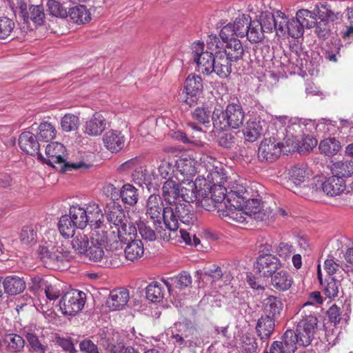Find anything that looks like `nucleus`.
<instances>
[{
    "label": "nucleus",
    "instance_id": "3c124183",
    "mask_svg": "<svg viewBox=\"0 0 353 353\" xmlns=\"http://www.w3.org/2000/svg\"><path fill=\"white\" fill-rule=\"evenodd\" d=\"M199 196L200 197L198 201L199 205L207 211H212L219 207L217 206L218 204L221 205L219 201L214 200V196L209 193L205 187L203 186L202 189L200 190Z\"/></svg>",
    "mask_w": 353,
    "mask_h": 353
},
{
    "label": "nucleus",
    "instance_id": "a211bd4d",
    "mask_svg": "<svg viewBox=\"0 0 353 353\" xmlns=\"http://www.w3.org/2000/svg\"><path fill=\"white\" fill-rule=\"evenodd\" d=\"M203 182H205L204 179H199V177H197L194 182L188 181L185 186L179 185V200L184 203H192L196 201L197 194H199L200 190L203 188Z\"/></svg>",
    "mask_w": 353,
    "mask_h": 353
},
{
    "label": "nucleus",
    "instance_id": "338daca9",
    "mask_svg": "<svg viewBox=\"0 0 353 353\" xmlns=\"http://www.w3.org/2000/svg\"><path fill=\"white\" fill-rule=\"evenodd\" d=\"M206 190L211 194L216 201H219L221 203L228 195H226L227 190L223 185L215 184L212 185L205 186Z\"/></svg>",
    "mask_w": 353,
    "mask_h": 353
},
{
    "label": "nucleus",
    "instance_id": "680f3d73",
    "mask_svg": "<svg viewBox=\"0 0 353 353\" xmlns=\"http://www.w3.org/2000/svg\"><path fill=\"white\" fill-rule=\"evenodd\" d=\"M212 111L206 107H199L194 110L192 112V117L201 124L205 125L210 122Z\"/></svg>",
    "mask_w": 353,
    "mask_h": 353
},
{
    "label": "nucleus",
    "instance_id": "0eeeda50",
    "mask_svg": "<svg viewBox=\"0 0 353 353\" xmlns=\"http://www.w3.org/2000/svg\"><path fill=\"white\" fill-rule=\"evenodd\" d=\"M276 124L285 126V143L294 148L298 147L301 143V139L305 128L300 120L297 118H288L287 116H276L274 118Z\"/></svg>",
    "mask_w": 353,
    "mask_h": 353
},
{
    "label": "nucleus",
    "instance_id": "6e6d98bb",
    "mask_svg": "<svg viewBox=\"0 0 353 353\" xmlns=\"http://www.w3.org/2000/svg\"><path fill=\"white\" fill-rule=\"evenodd\" d=\"M8 350L10 352H19L24 347L25 341L19 335L15 334H7L4 339Z\"/></svg>",
    "mask_w": 353,
    "mask_h": 353
},
{
    "label": "nucleus",
    "instance_id": "423d86ee",
    "mask_svg": "<svg viewBox=\"0 0 353 353\" xmlns=\"http://www.w3.org/2000/svg\"><path fill=\"white\" fill-rule=\"evenodd\" d=\"M245 114L239 103H232L219 114L213 112L212 121L214 128L223 130L228 128L237 129L243 123Z\"/></svg>",
    "mask_w": 353,
    "mask_h": 353
},
{
    "label": "nucleus",
    "instance_id": "7ed1b4c3",
    "mask_svg": "<svg viewBox=\"0 0 353 353\" xmlns=\"http://www.w3.org/2000/svg\"><path fill=\"white\" fill-rule=\"evenodd\" d=\"M46 158H44L43 156L38 158L52 167H55V164L63 163L65 171L72 170L85 171L92 167L91 163H86L83 161L71 163H66L65 159L66 149L62 143L59 142L48 143L46 147Z\"/></svg>",
    "mask_w": 353,
    "mask_h": 353
},
{
    "label": "nucleus",
    "instance_id": "bf43d9fd",
    "mask_svg": "<svg viewBox=\"0 0 353 353\" xmlns=\"http://www.w3.org/2000/svg\"><path fill=\"white\" fill-rule=\"evenodd\" d=\"M27 17V21H24L25 22L28 23L29 20H31L37 25H41L45 17L43 7L41 6H30L28 8Z\"/></svg>",
    "mask_w": 353,
    "mask_h": 353
},
{
    "label": "nucleus",
    "instance_id": "72a5a7b5",
    "mask_svg": "<svg viewBox=\"0 0 353 353\" xmlns=\"http://www.w3.org/2000/svg\"><path fill=\"white\" fill-rule=\"evenodd\" d=\"M137 234V228L132 223L128 221L121 224L120 227H117L115 233L117 241L124 244L134 240Z\"/></svg>",
    "mask_w": 353,
    "mask_h": 353
},
{
    "label": "nucleus",
    "instance_id": "f3484780",
    "mask_svg": "<svg viewBox=\"0 0 353 353\" xmlns=\"http://www.w3.org/2000/svg\"><path fill=\"white\" fill-rule=\"evenodd\" d=\"M268 130V123L260 118L250 119L243 129V134L246 141L254 142L264 134Z\"/></svg>",
    "mask_w": 353,
    "mask_h": 353
},
{
    "label": "nucleus",
    "instance_id": "412c9836",
    "mask_svg": "<svg viewBox=\"0 0 353 353\" xmlns=\"http://www.w3.org/2000/svg\"><path fill=\"white\" fill-rule=\"evenodd\" d=\"M250 196L245 185L242 183L235 181L231 187L227 196V202L231 203V205L242 206L245 200Z\"/></svg>",
    "mask_w": 353,
    "mask_h": 353
},
{
    "label": "nucleus",
    "instance_id": "aec40b11",
    "mask_svg": "<svg viewBox=\"0 0 353 353\" xmlns=\"http://www.w3.org/2000/svg\"><path fill=\"white\" fill-rule=\"evenodd\" d=\"M20 148L30 155L37 154L38 157H42L39 152L40 144L37 137L30 132H24L21 134L19 139Z\"/></svg>",
    "mask_w": 353,
    "mask_h": 353
},
{
    "label": "nucleus",
    "instance_id": "774afa93",
    "mask_svg": "<svg viewBox=\"0 0 353 353\" xmlns=\"http://www.w3.org/2000/svg\"><path fill=\"white\" fill-rule=\"evenodd\" d=\"M287 32L291 37L296 39L303 34L304 28L296 18H292L288 21Z\"/></svg>",
    "mask_w": 353,
    "mask_h": 353
},
{
    "label": "nucleus",
    "instance_id": "393cba45",
    "mask_svg": "<svg viewBox=\"0 0 353 353\" xmlns=\"http://www.w3.org/2000/svg\"><path fill=\"white\" fill-rule=\"evenodd\" d=\"M225 210L219 208V215L227 218L228 221H234L235 223H243L246 222L248 216L245 209L241 208L242 206L231 205L228 206L226 203H224Z\"/></svg>",
    "mask_w": 353,
    "mask_h": 353
},
{
    "label": "nucleus",
    "instance_id": "473e14b6",
    "mask_svg": "<svg viewBox=\"0 0 353 353\" xmlns=\"http://www.w3.org/2000/svg\"><path fill=\"white\" fill-rule=\"evenodd\" d=\"M275 319L262 316L257 322L256 330L258 336L263 341L269 339L274 330Z\"/></svg>",
    "mask_w": 353,
    "mask_h": 353
},
{
    "label": "nucleus",
    "instance_id": "0e129e2a",
    "mask_svg": "<svg viewBox=\"0 0 353 353\" xmlns=\"http://www.w3.org/2000/svg\"><path fill=\"white\" fill-rule=\"evenodd\" d=\"M264 32L275 30V16L272 12H263L259 21Z\"/></svg>",
    "mask_w": 353,
    "mask_h": 353
},
{
    "label": "nucleus",
    "instance_id": "f257e3e1",
    "mask_svg": "<svg viewBox=\"0 0 353 353\" xmlns=\"http://www.w3.org/2000/svg\"><path fill=\"white\" fill-rule=\"evenodd\" d=\"M99 216L90 223V238L91 248L90 250V261L97 263L103 268H116L117 262L110 259L108 250L104 251L105 244L108 241H117L115 230H112L105 222L104 215L101 210Z\"/></svg>",
    "mask_w": 353,
    "mask_h": 353
},
{
    "label": "nucleus",
    "instance_id": "c85d7f7f",
    "mask_svg": "<svg viewBox=\"0 0 353 353\" xmlns=\"http://www.w3.org/2000/svg\"><path fill=\"white\" fill-rule=\"evenodd\" d=\"M26 339L31 347L36 352H44L45 347L42 344L44 339L43 330L36 325L31 326L26 332Z\"/></svg>",
    "mask_w": 353,
    "mask_h": 353
},
{
    "label": "nucleus",
    "instance_id": "69168bd1",
    "mask_svg": "<svg viewBox=\"0 0 353 353\" xmlns=\"http://www.w3.org/2000/svg\"><path fill=\"white\" fill-rule=\"evenodd\" d=\"M20 239L26 245H32L37 241V233L32 225H26L22 228Z\"/></svg>",
    "mask_w": 353,
    "mask_h": 353
},
{
    "label": "nucleus",
    "instance_id": "ea45409f",
    "mask_svg": "<svg viewBox=\"0 0 353 353\" xmlns=\"http://www.w3.org/2000/svg\"><path fill=\"white\" fill-rule=\"evenodd\" d=\"M124 253L127 260L136 261L140 259L144 254V248L142 241L139 239H134L126 243Z\"/></svg>",
    "mask_w": 353,
    "mask_h": 353
},
{
    "label": "nucleus",
    "instance_id": "ddd939ff",
    "mask_svg": "<svg viewBox=\"0 0 353 353\" xmlns=\"http://www.w3.org/2000/svg\"><path fill=\"white\" fill-rule=\"evenodd\" d=\"M194 59L196 63L197 70L203 74H210L213 72L214 54L212 52L204 51V44L197 42L194 43Z\"/></svg>",
    "mask_w": 353,
    "mask_h": 353
},
{
    "label": "nucleus",
    "instance_id": "c9c22d12",
    "mask_svg": "<svg viewBox=\"0 0 353 353\" xmlns=\"http://www.w3.org/2000/svg\"><path fill=\"white\" fill-rule=\"evenodd\" d=\"M106 218L108 221L107 223L110 229H112V230L115 231L117 229V227H120L121 224L128 221L123 210L115 205H113L109 208L106 213Z\"/></svg>",
    "mask_w": 353,
    "mask_h": 353
},
{
    "label": "nucleus",
    "instance_id": "a18cd8bd",
    "mask_svg": "<svg viewBox=\"0 0 353 353\" xmlns=\"http://www.w3.org/2000/svg\"><path fill=\"white\" fill-rule=\"evenodd\" d=\"M314 11L320 20L327 22L334 21L341 17L340 12L332 10L327 3H320V6L316 5Z\"/></svg>",
    "mask_w": 353,
    "mask_h": 353
},
{
    "label": "nucleus",
    "instance_id": "39448f33",
    "mask_svg": "<svg viewBox=\"0 0 353 353\" xmlns=\"http://www.w3.org/2000/svg\"><path fill=\"white\" fill-rule=\"evenodd\" d=\"M172 329L170 338L181 349L199 347L203 343L198 330L191 322H177Z\"/></svg>",
    "mask_w": 353,
    "mask_h": 353
},
{
    "label": "nucleus",
    "instance_id": "e2e57ef3",
    "mask_svg": "<svg viewBox=\"0 0 353 353\" xmlns=\"http://www.w3.org/2000/svg\"><path fill=\"white\" fill-rule=\"evenodd\" d=\"M50 14L57 17L65 18L68 16L67 8L56 0H48L47 3Z\"/></svg>",
    "mask_w": 353,
    "mask_h": 353
},
{
    "label": "nucleus",
    "instance_id": "5fc2aeb1",
    "mask_svg": "<svg viewBox=\"0 0 353 353\" xmlns=\"http://www.w3.org/2000/svg\"><path fill=\"white\" fill-rule=\"evenodd\" d=\"M251 18L249 15L242 14L236 18L234 23H232V28L234 30L235 36L238 37H244L246 34Z\"/></svg>",
    "mask_w": 353,
    "mask_h": 353
},
{
    "label": "nucleus",
    "instance_id": "f8f14e48",
    "mask_svg": "<svg viewBox=\"0 0 353 353\" xmlns=\"http://www.w3.org/2000/svg\"><path fill=\"white\" fill-rule=\"evenodd\" d=\"M202 79L199 76L190 74L185 79L184 88L179 94L180 99L190 106L195 105L203 92Z\"/></svg>",
    "mask_w": 353,
    "mask_h": 353
},
{
    "label": "nucleus",
    "instance_id": "9d476101",
    "mask_svg": "<svg viewBox=\"0 0 353 353\" xmlns=\"http://www.w3.org/2000/svg\"><path fill=\"white\" fill-rule=\"evenodd\" d=\"M165 208L162 198L159 194H151L145 205V214L153 222L158 233L163 230L162 220L164 221Z\"/></svg>",
    "mask_w": 353,
    "mask_h": 353
},
{
    "label": "nucleus",
    "instance_id": "2eb2a0df",
    "mask_svg": "<svg viewBox=\"0 0 353 353\" xmlns=\"http://www.w3.org/2000/svg\"><path fill=\"white\" fill-rule=\"evenodd\" d=\"M243 204L248 216L253 217L255 220L266 221L272 214L271 209L265 208L260 199H250L249 196Z\"/></svg>",
    "mask_w": 353,
    "mask_h": 353
},
{
    "label": "nucleus",
    "instance_id": "b1692460",
    "mask_svg": "<svg viewBox=\"0 0 353 353\" xmlns=\"http://www.w3.org/2000/svg\"><path fill=\"white\" fill-rule=\"evenodd\" d=\"M228 176L226 172L221 165H213L209 169L207 176L199 177V179H204L203 186H208L216 184L223 185L227 181Z\"/></svg>",
    "mask_w": 353,
    "mask_h": 353
},
{
    "label": "nucleus",
    "instance_id": "4be33fe9",
    "mask_svg": "<svg viewBox=\"0 0 353 353\" xmlns=\"http://www.w3.org/2000/svg\"><path fill=\"white\" fill-rule=\"evenodd\" d=\"M105 147L112 153L121 150L125 145V137L121 132L110 130L103 137Z\"/></svg>",
    "mask_w": 353,
    "mask_h": 353
},
{
    "label": "nucleus",
    "instance_id": "a19ab883",
    "mask_svg": "<svg viewBox=\"0 0 353 353\" xmlns=\"http://www.w3.org/2000/svg\"><path fill=\"white\" fill-rule=\"evenodd\" d=\"M331 172L334 176L343 179L353 174V162L351 161H338L331 165Z\"/></svg>",
    "mask_w": 353,
    "mask_h": 353
},
{
    "label": "nucleus",
    "instance_id": "79ce46f5",
    "mask_svg": "<svg viewBox=\"0 0 353 353\" xmlns=\"http://www.w3.org/2000/svg\"><path fill=\"white\" fill-rule=\"evenodd\" d=\"M321 153L325 156L332 157L338 153L341 148V143L334 137L322 140L319 145Z\"/></svg>",
    "mask_w": 353,
    "mask_h": 353
},
{
    "label": "nucleus",
    "instance_id": "c03bdc74",
    "mask_svg": "<svg viewBox=\"0 0 353 353\" xmlns=\"http://www.w3.org/2000/svg\"><path fill=\"white\" fill-rule=\"evenodd\" d=\"M71 20L77 24H83L88 22L91 17L90 12L85 6L79 5L70 9L68 12Z\"/></svg>",
    "mask_w": 353,
    "mask_h": 353
},
{
    "label": "nucleus",
    "instance_id": "603ef678",
    "mask_svg": "<svg viewBox=\"0 0 353 353\" xmlns=\"http://www.w3.org/2000/svg\"><path fill=\"white\" fill-rule=\"evenodd\" d=\"M316 17L317 15L315 11L312 12L305 9L299 10L296 14V18L300 22L301 25L304 28L307 29L312 28L315 25Z\"/></svg>",
    "mask_w": 353,
    "mask_h": 353
},
{
    "label": "nucleus",
    "instance_id": "6e6552de",
    "mask_svg": "<svg viewBox=\"0 0 353 353\" xmlns=\"http://www.w3.org/2000/svg\"><path fill=\"white\" fill-rule=\"evenodd\" d=\"M38 254L46 267L54 270H62L66 268L69 261V254L63 252L61 248H52L50 250L44 245L39 246Z\"/></svg>",
    "mask_w": 353,
    "mask_h": 353
},
{
    "label": "nucleus",
    "instance_id": "cd10ccee",
    "mask_svg": "<svg viewBox=\"0 0 353 353\" xmlns=\"http://www.w3.org/2000/svg\"><path fill=\"white\" fill-rule=\"evenodd\" d=\"M105 128V119L101 114L95 113L90 119L86 121L84 125V132L89 136H99Z\"/></svg>",
    "mask_w": 353,
    "mask_h": 353
},
{
    "label": "nucleus",
    "instance_id": "bb28decb",
    "mask_svg": "<svg viewBox=\"0 0 353 353\" xmlns=\"http://www.w3.org/2000/svg\"><path fill=\"white\" fill-rule=\"evenodd\" d=\"M322 190L330 196H336L341 194L345 190V182L343 179L332 176L322 183Z\"/></svg>",
    "mask_w": 353,
    "mask_h": 353
},
{
    "label": "nucleus",
    "instance_id": "dca6fc26",
    "mask_svg": "<svg viewBox=\"0 0 353 353\" xmlns=\"http://www.w3.org/2000/svg\"><path fill=\"white\" fill-rule=\"evenodd\" d=\"M280 267V260L276 256L268 254L260 255L254 265L257 272L265 277L272 276Z\"/></svg>",
    "mask_w": 353,
    "mask_h": 353
},
{
    "label": "nucleus",
    "instance_id": "9b49d317",
    "mask_svg": "<svg viewBox=\"0 0 353 353\" xmlns=\"http://www.w3.org/2000/svg\"><path fill=\"white\" fill-rule=\"evenodd\" d=\"M85 302V294L77 290H70L65 292L59 301L62 313L72 316L81 311Z\"/></svg>",
    "mask_w": 353,
    "mask_h": 353
},
{
    "label": "nucleus",
    "instance_id": "58836bf2",
    "mask_svg": "<svg viewBox=\"0 0 353 353\" xmlns=\"http://www.w3.org/2000/svg\"><path fill=\"white\" fill-rule=\"evenodd\" d=\"M221 52L228 57L230 60L237 61L243 58L244 48L239 39H232L225 43V48Z\"/></svg>",
    "mask_w": 353,
    "mask_h": 353
},
{
    "label": "nucleus",
    "instance_id": "4d7b16f0",
    "mask_svg": "<svg viewBox=\"0 0 353 353\" xmlns=\"http://www.w3.org/2000/svg\"><path fill=\"white\" fill-rule=\"evenodd\" d=\"M137 227L141 236L145 240L152 241L158 236L163 238L164 239H165V237L161 234L162 231L160 233H158L156 229L155 230H152L151 227L144 221H139V223H137Z\"/></svg>",
    "mask_w": 353,
    "mask_h": 353
},
{
    "label": "nucleus",
    "instance_id": "09e8293b",
    "mask_svg": "<svg viewBox=\"0 0 353 353\" xmlns=\"http://www.w3.org/2000/svg\"><path fill=\"white\" fill-rule=\"evenodd\" d=\"M165 290L160 283L153 281L146 288V297L154 303L160 302L164 297Z\"/></svg>",
    "mask_w": 353,
    "mask_h": 353
},
{
    "label": "nucleus",
    "instance_id": "052dcab7",
    "mask_svg": "<svg viewBox=\"0 0 353 353\" xmlns=\"http://www.w3.org/2000/svg\"><path fill=\"white\" fill-rule=\"evenodd\" d=\"M15 28L14 21L7 17H0V39L8 38Z\"/></svg>",
    "mask_w": 353,
    "mask_h": 353
},
{
    "label": "nucleus",
    "instance_id": "e433bc0d",
    "mask_svg": "<svg viewBox=\"0 0 353 353\" xmlns=\"http://www.w3.org/2000/svg\"><path fill=\"white\" fill-rule=\"evenodd\" d=\"M4 292L9 295H15L26 289V281L17 276H8L3 279Z\"/></svg>",
    "mask_w": 353,
    "mask_h": 353
},
{
    "label": "nucleus",
    "instance_id": "37998d69",
    "mask_svg": "<svg viewBox=\"0 0 353 353\" xmlns=\"http://www.w3.org/2000/svg\"><path fill=\"white\" fill-rule=\"evenodd\" d=\"M196 161L193 159H180L176 162L178 171L186 178H191L196 174Z\"/></svg>",
    "mask_w": 353,
    "mask_h": 353
},
{
    "label": "nucleus",
    "instance_id": "7c9ffc66",
    "mask_svg": "<svg viewBox=\"0 0 353 353\" xmlns=\"http://www.w3.org/2000/svg\"><path fill=\"white\" fill-rule=\"evenodd\" d=\"M72 237L71 245L74 250L80 255L86 254L90 260V238L89 239L83 232H78Z\"/></svg>",
    "mask_w": 353,
    "mask_h": 353
},
{
    "label": "nucleus",
    "instance_id": "4c0bfd02",
    "mask_svg": "<svg viewBox=\"0 0 353 353\" xmlns=\"http://www.w3.org/2000/svg\"><path fill=\"white\" fill-rule=\"evenodd\" d=\"M270 276L272 286L279 291L288 290L293 283L292 277L285 270L276 272Z\"/></svg>",
    "mask_w": 353,
    "mask_h": 353
},
{
    "label": "nucleus",
    "instance_id": "8fccbe9b",
    "mask_svg": "<svg viewBox=\"0 0 353 353\" xmlns=\"http://www.w3.org/2000/svg\"><path fill=\"white\" fill-rule=\"evenodd\" d=\"M264 32L261 29L258 20L250 21L245 36L248 41L253 43L261 41L264 37Z\"/></svg>",
    "mask_w": 353,
    "mask_h": 353
},
{
    "label": "nucleus",
    "instance_id": "49530a36",
    "mask_svg": "<svg viewBox=\"0 0 353 353\" xmlns=\"http://www.w3.org/2000/svg\"><path fill=\"white\" fill-rule=\"evenodd\" d=\"M60 234L65 239L74 236L77 225L71 219V216L65 214L61 216L59 224Z\"/></svg>",
    "mask_w": 353,
    "mask_h": 353
},
{
    "label": "nucleus",
    "instance_id": "f03ea898",
    "mask_svg": "<svg viewBox=\"0 0 353 353\" xmlns=\"http://www.w3.org/2000/svg\"><path fill=\"white\" fill-rule=\"evenodd\" d=\"M317 323L315 316L308 315L299 322L296 332L287 330L284 334V343L288 350L295 351L297 345H309L316 332Z\"/></svg>",
    "mask_w": 353,
    "mask_h": 353
},
{
    "label": "nucleus",
    "instance_id": "a878e982",
    "mask_svg": "<svg viewBox=\"0 0 353 353\" xmlns=\"http://www.w3.org/2000/svg\"><path fill=\"white\" fill-rule=\"evenodd\" d=\"M309 178V170L305 165H296L289 171V188H298Z\"/></svg>",
    "mask_w": 353,
    "mask_h": 353
},
{
    "label": "nucleus",
    "instance_id": "c756f323",
    "mask_svg": "<svg viewBox=\"0 0 353 353\" xmlns=\"http://www.w3.org/2000/svg\"><path fill=\"white\" fill-rule=\"evenodd\" d=\"M283 307V302L279 297L269 296L263 301V310L265 316L276 319Z\"/></svg>",
    "mask_w": 353,
    "mask_h": 353
},
{
    "label": "nucleus",
    "instance_id": "de8ad7c7",
    "mask_svg": "<svg viewBox=\"0 0 353 353\" xmlns=\"http://www.w3.org/2000/svg\"><path fill=\"white\" fill-rule=\"evenodd\" d=\"M119 196L123 203L129 205H135L139 199L137 189L129 183L123 185L121 190L119 191Z\"/></svg>",
    "mask_w": 353,
    "mask_h": 353
},
{
    "label": "nucleus",
    "instance_id": "4468645a",
    "mask_svg": "<svg viewBox=\"0 0 353 353\" xmlns=\"http://www.w3.org/2000/svg\"><path fill=\"white\" fill-rule=\"evenodd\" d=\"M282 145L274 138L265 139L259 145L258 157L261 161L273 162L279 157Z\"/></svg>",
    "mask_w": 353,
    "mask_h": 353
},
{
    "label": "nucleus",
    "instance_id": "13d9d810",
    "mask_svg": "<svg viewBox=\"0 0 353 353\" xmlns=\"http://www.w3.org/2000/svg\"><path fill=\"white\" fill-rule=\"evenodd\" d=\"M61 129L66 132L74 131L79 125V117L73 114H66L61 119Z\"/></svg>",
    "mask_w": 353,
    "mask_h": 353
},
{
    "label": "nucleus",
    "instance_id": "f704fd0d",
    "mask_svg": "<svg viewBox=\"0 0 353 353\" xmlns=\"http://www.w3.org/2000/svg\"><path fill=\"white\" fill-rule=\"evenodd\" d=\"M317 276L319 283L323 285V290L326 296L328 298L336 297L338 295L339 287L341 286L340 281L334 277L329 276L323 284L320 265H318Z\"/></svg>",
    "mask_w": 353,
    "mask_h": 353
},
{
    "label": "nucleus",
    "instance_id": "20e7f679",
    "mask_svg": "<svg viewBox=\"0 0 353 353\" xmlns=\"http://www.w3.org/2000/svg\"><path fill=\"white\" fill-rule=\"evenodd\" d=\"M164 212V225L170 231L179 229V221L188 225L195 221L190 203L179 202L172 206H166Z\"/></svg>",
    "mask_w": 353,
    "mask_h": 353
},
{
    "label": "nucleus",
    "instance_id": "2f4dec72",
    "mask_svg": "<svg viewBox=\"0 0 353 353\" xmlns=\"http://www.w3.org/2000/svg\"><path fill=\"white\" fill-rule=\"evenodd\" d=\"M162 192L168 206H172L181 202V200H179V184L174 181L167 180L163 185Z\"/></svg>",
    "mask_w": 353,
    "mask_h": 353
},
{
    "label": "nucleus",
    "instance_id": "5701e85b",
    "mask_svg": "<svg viewBox=\"0 0 353 353\" xmlns=\"http://www.w3.org/2000/svg\"><path fill=\"white\" fill-rule=\"evenodd\" d=\"M232 62L221 51H217L214 54V63L213 72L221 78H226L232 72Z\"/></svg>",
    "mask_w": 353,
    "mask_h": 353
},
{
    "label": "nucleus",
    "instance_id": "6ab92c4d",
    "mask_svg": "<svg viewBox=\"0 0 353 353\" xmlns=\"http://www.w3.org/2000/svg\"><path fill=\"white\" fill-rule=\"evenodd\" d=\"M129 299L130 294L127 289L113 290L107 300V306L112 311L122 310L127 305Z\"/></svg>",
    "mask_w": 353,
    "mask_h": 353
},
{
    "label": "nucleus",
    "instance_id": "864d4df0",
    "mask_svg": "<svg viewBox=\"0 0 353 353\" xmlns=\"http://www.w3.org/2000/svg\"><path fill=\"white\" fill-rule=\"evenodd\" d=\"M38 139L45 142L54 139L57 134L55 126L48 121L41 123L38 127Z\"/></svg>",
    "mask_w": 353,
    "mask_h": 353
},
{
    "label": "nucleus",
    "instance_id": "1a4fd4ad",
    "mask_svg": "<svg viewBox=\"0 0 353 353\" xmlns=\"http://www.w3.org/2000/svg\"><path fill=\"white\" fill-rule=\"evenodd\" d=\"M101 210L99 205L95 203H91L85 206L76 204L70 206L68 215L77 225V228L82 230L88 224L90 225L95 216H99L98 213Z\"/></svg>",
    "mask_w": 353,
    "mask_h": 353
}]
</instances>
